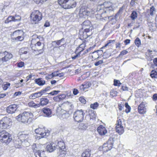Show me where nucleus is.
Listing matches in <instances>:
<instances>
[{
	"instance_id": "nucleus-1",
	"label": "nucleus",
	"mask_w": 157,
	"mask_h": 157,
	"mask_svg": "<svg viewBox=\"0 0 157 157\" xmlns=\"http://www.w3.org/2000/svg\"><path fill=\"white\" fill-rule=\"evenodd\" d=\"M114 10V7L113 4L110 2H105L103 5L98 6L97 9L98 13L96 17L98 18L100 15L99 19H104L105 20L108 18L112 15Z\"/></svg>"
},
{
	"instance_id": "nucleus-2",
	"label": "nucleus",
	"mask_w": 157,
	"mask_h": 157,
	"mask_svg": "<svg viewBox=\"0 0 157 157\" xmlns=\"http://www.w3.org/2000/svg\"><path fill=\"white\" fill-rule=\"evenodd\" d=\"M33 116V114L30 112H24L17 117V119L23 123H30Z\"/></svg>"
},
{
	"instance_id": "nucleus-3",
	"label": "nucleus",
	"mask_w": 157,
	"mask_h": 157,
	"mask_svg": "<svg viewBox=\"0 0 157 157\" xmlns=\"http://www.w3.org/2000/svg\"><path fill=\"white\" fill-rule=\"evenodd\" d=\"M58 2L65 9L73 8L76 6V3L75 0H58Z\"/></svg>"
},
{
	"instance_id": "nucleus-4",
	"label": "nucleus",
	"mask_w": 157,
	"mask_h": 157,
	"mask_svg": "<svg viewBox=\"0 0 157 157\" xmlns=\"http://www.w3.org/2000/svg\"><path fill=\"white\" fill-rule=\"evenodd\" d=\"M33 39L31 41V46L33 50L36 52L34 53L36 55L39 54L38 50L39 47V36L37 35H33L32 36Z\"/></svg>"
},
{
	"instance_id": "nucleus-5",
	"label": "nucleus",
	"mask_w": 157,
	"mask_h": 157,
	"mask_svg": "<svg viewBox=\"0 0 157 157\" xmlns=\"http://www.w3.org/2000/svg\"><path fill=\"white\" fill-rule=\"evenodd\" d=\"M10 134L5 130L0 131V141L5 144H8L12 140Z\"/></svg>"
},
{
	"instance_id": "nucleus-6",
	"label": "nucleus",
	"mask_w": 157,
	"mask_h": 157,
	"mask_svg": "<svg viewBox=\"0 0 157 157\" xmlns=\"http://www.w3.org/2000/svg\"><path fill=\"white\" fill-rule=\"evenodd\" d=\"M85 114L82 109L77 110L74 113L73 118L74 120L77 122L82 121L84 119Z\"/></svg>"
},
{
	"instance_id": "nucleus-7",
	"label": "nucleus",
	"mask_w": 157,
	"mask_h": 157,
	"mask_svg": "<svg viewBox=\"0 0 157 157\" xmlns=\"http://www.w3.org/2000/svg\"><path fill=\"white\" fill-rule=\"evenodd\" d=\"M12 120L7 117H5L0 121V128H6L11 124Z\"/></svg>"
},
{
	"instance_id": "nucleus-8",
	"label": "nucleus",
	"mask_w": 157,
	"mask_h": 157,
	"mask_svg": "<svg viewBox=\"0 0 157 157\" xmlns=\"http://www.w3.org/2000/svg\"><path fill=\"white\" fill-rule=\"evenodd\" d=\"M12 57V55L6 51L4 53H0V61H2L3 62L9 61Z\"/></svg>"
},
{
	"instance_id": "nucleus-9",
	"label": "nucleus",
	"mask_w": 157,
	"mask_h": 157,
	"mask_svg": "<svg viewBox=\"0 0 157 157\" xmlns=\"http://www.w3.org/2000/svg\"><path fill=\"white\" fill-rule=\"evenodd\" d=\"M113 138H109L107 143L103 144L102 148L104 151H107L112 148L113 143Z\"/></svg>"
},
{
	"instance_id": "nucleus-10",
	"label": "nucleus",
	"mask_w": 157,
	"mask_h": 157,
	"mask_svg": "<svg viewBox=\"0 0 157 157\" xmlns=\"http://www.w3.org/2000/svg\"><path fill=\"white\" fill-rule=\"evenodd\" d=\"M116 126V131L119 135L122 134L124 132V128L121 119L118 118Z\"/></svg>"
},
{
	"instance_id": "nucleus-11",
	"label": "nucleus",
	"mask_w": 157,
	"mask_h": 157,
	"mask_svg": "<svg viewBox=\"0 0 157 157\" xmlns=\"http://www.w3.org/2000/svg\"><path fill=\"white\" fill-rule=\"evenodd\" d=\"M39 10H34L32 12L30 16V17L31 19V22L33 24H36L38 23L39 21Z\"/></svg>"
},
{
	"instance_id": "nucleus-12",
	"label": "nucleus",
	"mask_w": 157,
	"mask_h": 157,
	"mask_svg": "<svg viewBox=\"0 0 157 157\" xmlns=\"http://www.w3.org/2000/svg\"><path fill=\"white\" fill-rule=\"evenodd\" d=\"M90 9L86 6H82L80 10L79 15L80 17H85L90 14Z\"/></svg>"
},
{
	"instance_id": "nucleus-13",
	"label": "nucleus",
	"mask_w": 157,
	"mask_h": 157,
	"mask_svg": "<svg viewBox=\"0 0 157 157\" xmlns=\"http://www.w3.org/2000/svg\"><path fill=\"white\" fill-rule=\"evenodd\" d=\"M58 146L59 147L57 149L59 152V155H63L62 156L64 157L66 154V149L65 144L63 141H60L58 143Z\"/></svg>"
},
{
	"instance_id": "nucleus-14",
	"label": "nucleus",
	"mask_w": 157,
	"mask_h": 157,
	"mask_svg": "<svg viewBox=\"0 0 157 157\" xmlns=\"http://www.w3.org/2000/svg\"><path fill=\"white\" fill-rule=\"evenodd\" d=\"M95 117V113L94 112V111L91 110L89 114L86 116V118L88 121L91 123L94 122Z\"/></svg>"
},
{
	"instance_id": "nucleus-15",
	"label": "nucleus",
	"mask_w": 157,
	"mask_h": 157,
	"mask_svg": "<svg viewBox=\"0 0 157 157\" xmlns=\"http://www.w3.org/2000/svg\"><path fill=\"white\" fill-rule=\"evenodd\" d=\"M57 145L56 143L52 142L47 145L46 149L47 151L51 152L53 151L57 148Z\"/></svg>"
},
{
	"instance_id": "nucleus-16",
	"label": "nucleus",
	"mask_w": 157,
	"mask_h": 157,
	"mask_svg": "<svg viewBox=\"0 0 157 157\" xmlns=\"http://www.w3.org/2000/svg\"><path fill=\"white\" fill-rule=\"evenodd\" d=\"M145 102H142L138 106V112L140 114H144L146 112V109L145 108Z\"/></svg>"
},
{
	"instance_id": "nucleus-17",
	"label": "nucleus",
	"mask_w": 157,
	"mask_h": 157,
	"mask_svg": "<svg viewBox=\"0 0 157 157\" xmlns=\"http://www.w3.org/2000/svg\"><path fill=\"white\" fill-rule=\"evenodd\" d=\"M17 105L15 104L9 105L6 108L7 112L9 113H15L17 109Z\"/></svg>"
},
{
	"instance_id": "nucleus-18",
	"label": "nucleus",
	"mask_w": 157,
	"mask_h": 157,
	"mask_svg": "<svg viewBox=\"0 0 157 157\" xmlns=\"http://www.w3.org/2000/svg\"><path fill=\"white\" fill-rule=\"evenodd\" d=\"M42 112L43 113V116L44 117H50L51 116L52 112L49 108H44L42 109Z\"/></svg>"
},
{
	"instance_id": "nucleus-19",
	"label": "nucleus",
	"mask_w": 157,
	"mask_h": 157,
	"mask_svg": "<svg viewBox=\"0 0 157 157\" xmlns=\"http://www.w3.org/2000/svg\"><path fill=\"white\" fill-rule=\"evenodd\" d=\"M97 131L100 135H105L107 132L105 127L100 125L97 128Z\"/></svg>"
},
{
	"instance_id": "nucleus-20",
	"label": "nucleus",
	"mask_w": 157,
	"mask_h": 157,
	"mask_svg": "<svg viewBox=\"0 0 157 157\" xmlns=\"http://www.w3.org/2000/svg\"><path fill=\"white\" fill-rule=\"evenodd\" d=\"M40 131H41L40 133V139L44 137L46 138L49 135V132L48 131L46 132L45 130L43 128L41 129Z\"/></svg>"
},
{
	"instance_id": "nucleus-21",
	"label": "nucleus",
	"mask_w": 157,
	"mask_h": 157,
	"mask_svg": "<svg viewBox=\"0 0 157 157\" xmlns=\"http://www.w3.org/2000/svg\"><path fill=\"white\" fill-rule=\"evenodd\" d=\"M91 151L88 149L85 150L82 153L81 157H90Z\"/></svg>"
},
{
	"instance_id": "nucleus-22",
	"label": "nucleus",
	"mask_w": 157,
	"mask_h": 157,
	"mask_svg": "<svg viewBox=\"0 0 157 157\" xmlns=\"http://www.w3.org/2000/svg\"><path fill=\"white\" fill-rule=\"evenodd\" d=\"M64 44H62V45H63ZM64 48L63 46H59V47H54L53 50L56 53H61L63 52Z\"/></svg>"
},
{
	"instance_id": "nucleus-23",
	"label": "nucleus",
	"mask_w": 157,
	"mask_h": 157,
	"mask_svg": "<svg viewBox=\"0 0 157 157\" xmlns=\"http://www.w3.org/2000/svg\"><path fill=\"white\" fill-rule=\"evenodd\" d=\"M69 114L68 113L65 112V113L59 115V117L61 120H65L67 119L69 117Z\"/></svg>"
},
{
	"instance_id": "nucleus-24",
	"label": "nucleus",
	"mask_w": 157,
	"mask_h": 157,
	"mask_svg": "<svg viewBox=\"0 0 157 157\" xmlns=\"http://www.w3.org/2000/svg\"><path fill=\"white\" fill-rule=\"evenodd\" d=\"M72 105L71 103L68 101L62 104V106H64L65 109L67 110L71 109L72 108Z\"/></svg>"
},
{
	"instance_id": "nucleus-25",
	"label": "nucleus",
	"mask_w": 157,
	"mask_h": 157,
	"mask_svg": "<svg viewBox=\"0 0 157 157\" xmlns=\"http://www.w3.org/2000/svg\"><path fill=\"white\" fill-rule=\"evenodd\" d=\"M14 143L15 147L17 148H19L21 147L22 144V141L21 140L18 139L17 140L14 141Z\"/></svg>"
},
{
	"instance_id": "nucleus-26",
	"label": "nucleus",
	"mask_w": 157,
	"mask_h": 157,
	"mask_svg": "<svg viewBox=\"0 0 157 157\" xmlns=\"http://www.w3.org/2000/svg\"><path fill=\"white\" fill-rule=\"evenodd\" d=\"M49 100L46 98H42L40 99V105L44 106L48 104Z\"/></svg>"
},
{
	"instance_id": "nucleus-27",
	"label": "nucleus",
	"mask_w": 157,
	"mask_h": 157,
	"mask_svg": "<svg viewBox=\"0 0 157 157\" xmlns=\"http://www.w3.org/2000/svg\"><path fill=\"white\" fill-rule=\"evenodd\" d=\"M64 40V38H63L60 40L53 41L52 42V45L54 47H57Z\"/></svg>"
},
{
	"instance_id": "nucleus-28",
	"label": "nucleus",
	"mask_w": 157,
	"mask_h": 157,
	"mask_svg": "<svg viewBox=\"0 0 157 157\" xmlns=\"http://www.w3.org/2000/svg\"><path fill=\"white\" fill-rule=\"evenodd\" d=\"M50 88V87L48 86L45 89L41 90L40 91V96L44 95L46 96H47L46 95L48 94V93H46V92L49 90Z\"/></svg>"
},
{
	"instance_id": "nucleus-29",
	"label": "nucleus",
	"mask_w": 157,
	"mask_h": 157,
	"mask_svg": "<svg viewBox=\"0 0 157 157\" xmlns=\"http://www.w3.org/2000/svg\"><path fill=\"white\" fill-rule=\"evenodd\" d=\"M82 51H80L78 52L74 56H72L71 57V58L72 60H74L77 59H78L79 58H82V55H80L81 52Z\"/></svg>"
},
{
	"instance_id": "nucleus-30",
	"label": "nucleus",
	"mask_w": 157,
	"mask_h": 157,
	"mask_svg": "<svg viewBox=\"0 0 157 157\" xmlns=\"http://www.w3.org/2000/svg\"><path fill=\"white\" fill-rule=\"evenodd\" d=\"M29 106L31 107L37 108L39 107V104H36L33 101H31L28 103Z\"/></svg>"
},
{
	"instance_id": "nucleus-31",
	"label": "nucleus",
	"mask_w": 157,
	"mask_h": 157,
	"mask_svg": "<svg viewBox=\"0 0 157 157\" xmlns=\"http://www.w3.org/2000/svg\"><path fill=\"white\" fill-rule=\"evenodd\" d=\"M137 13L135 11H132L130 15V17L132 20H134L137 17Z\"/></svg>"
},
{
	"instance_id": "nucleus-32",
	"label": "nucleus",
	"mask_w": 157,
	"mask_h": 157,
	"mask_svg": "<svg viewBox=\"0 0 157 157\" xmlns=\"http://www.w3.org/2000/svg\"><path fill=\"white\" fill-rule=\"evenodd\" d=\"M35 133L34 134V136L35 137V138L39 140V130L38 128H36L35 131Z\"/></svg>"
},
{
	"instance_id": "nucleus-33",
	"label": "nucleus",
	"mask_w": 157,
	"mask_h": 157,
	"mask_svg": "<svg viewBox=\"0 0 157 157\" xmlns=\"http://www.w3.org/2000/svg\"><path fill=\"white\" fill-rule=\"evenodd\" d=\"M78 128L80 129L85 130H86L87 127L86 126L84 123H81L79 124V125L78 126Z\"/></svg>"
},
{
	"instance_id": "nucleus-34",
	"label": "nucleus",
	"mask_w": 157,
	"mask_h": 157,
	"mask_svg": "<svg viewBox=\"0 0 157 157\" xmlns=\"http://www.w3.org/2000/svg\"><path fill=\"white\" fill-rule=\"evenodd\" d=\"M150 76L152 78H156L157 77V72L155 70H152L150 74Z\"/></svg>"
},
{
	"instance_id": "nucleus-35",
	"label": "nucleus",
	"mask_w": 157,
	"mask_h": 157,
	"mask_svg": "<svg viewBox=\"0 0 157 157\" xmlns=\"http://www.w3.org/2000/svg\"><path fill=\"white\" fill-rule=\"evenodd\" d=\"M156 12L154 6H151L150 8V14L153 16Z\"/></svg>"
},
{
	"instance_id": "nucleus-36",
	"label": "nucleus",
	"mask_w": 157,
	"mask_h": 157,
	"mask_svg": "<svg viewBox=\"0 0 157 157\" xmlns=\"http://www.w3.org/2000/svg\"><path fill=\"white\" fill-rule=\"evenodd\" d=\"M134 42L136 45L138 47L141 45V40L138 37L136 38Z\"/></svg>"
},
{
	"instance_id": "nucleus-37",
	"label": "nucleus",
	"mask_w": 157,
	"mask_h": 157,
	"mask_svg": "<svg viewBox=\"0 0 157 157\" xmlns=\"http://www.w3.org/2000/svg\"><path fill=\"white\" fill-rule=\"evenodd\" d=\"M115 42V40H110L108 41L107 43L105 44L104 46L101 48L102 49H103L105 47L108 46H110V44L111 43H113Z\"/></svg>"
},
{
	"instance_id": "nucleus-38",
	"label": "nucleus",
	"mask_w": 157,
	"mask_h": 157,
	"mask_svg": "<svg viewBox=\"0 0 157 157\" xmlns=\"http://www.w3.org/2000/svg\"><path fill=\"white\" fill-rule=\"evenodd\" d=\"M39 95V93L36 92L30 96V98L32 99H35L36 98L38 97Z\"/></svg>"
},
{
	"instance_id": "nucleus-39",
	"label": "nucleus",
	"mask_w": 157,
	"mask_h": 157,
	"mask_svg": "<svg viewBox=\"0 0 157 157\" xmlns=\"http://www.w3.org/2000/svg\"><path fill=\"white\" fill-rule=\"evenodd\" d=\"M13 16H10L5 20V23L7 24L11 21H13Z\"/></svg>"
},
{
	"instance_id": "nucleus-40",
	"label": "nucleus",
	"mask_w": 157,
	"mask_h": 157,
	"mask_svg": "<svg viewBox=\"0 0 157 157\" xmlns=\"http://www.w3.org/2000/svg\"><path fill=\"white\" fill-rule=\"evenodd\" d=\"M125 107L126 109L125 110V111L126 113H128L130 112L131 110V107L128 105V103H125Z\"/></svg>"
},
{
	"instance_id": "nucleus-41",
	"label": "nucleus",
	"mask_w": 157,
	"mask_h": 157,
	"mask_svg": "<svg viewBox=\"0 0 157 157\" xmlns=\"http://www.w3.org/2000/svg\"><path fill=\"white\" fill-rule=\"evenodd\" d=\"M27 49L26 48H21L20 50V55H22V54H26L27 53V52L26 50Z\"/></svg>"
},
{
	"instance_id": "nucleus-42",
	"label": "nucleus",
	"mask_w": 157,
	"mask_h": 157,
	"mask_svg": "<svg viewBox=\"0 0 157 157\" xmlns=\"http://www.w3.org/2000/svg\"><path fill=\"white\" fill-rule=\"evenodd\" d=\"M98 106V104L97 102H96L93 104H91L90 105V108L93 109H96Z\"/></svg>"
},
{
	"instance_id": "nucleus-43",
	"label": "nucleus",
	"mask_w": 157,
	"mask_h": 157,
	"mask_svg": "<svg viewBox=\"0 0 157 157\" xmlns=\"http://www.w3.org/2000/svg\"><path fill=\"white\" fill-rule=\"evenodd\" d=\"M21 17L19 15H16L15 17H13V20L14 21H18L20 20Z\"/></svg>"
},
{
	"instance_id": "nucleus-44",
	"label": "nucleus",
	"mask_w": 157,
	"mask_h": 157,
	"mask_svg": "<svg viewBox=\"0 0 157 157\" xmlns=\"http://www.w3.org/2000/svg\"><path fill=\"white\" fill-rule=\"evenodd\" d=\"M117 93V92L114 90H112L110 92V95L113 97L116 96Z\"/></svg>"
},
{
	"instance_id": "nucleus-45",
	"label": "nucleus",
	"mask_w": 157,
	"mask_h": 157,
	"mask_svg": "<svg viewBox=\"0 0 157 157\" xmlns=\"http://www.w3.org/2000/svg\"><path fill=\"white\" fill-rule=\"evenodd\" d=\"M58 96L59 97L60 101L63 100L66 97V95L64 94H62Z\"/></svg>"
},
{
	"instance_id": "nucleus-46",
	"label": "nucleus",
	"mask_w": 157,
	"mask_h": 157,
	"mask_svg": "<svg viewBox=\"0 0 157 157\" xmlns=\"http://www.w3.org/2000/svg\"><path fill=\"white\" fill-rule=\"evenodd\" d=\"M121 83L120 82V81L118 80L114 79V85L115 86H120Z\"/></svg>"
},
{
	"instance_id": "nucleus-47",
	"label": "nucleus",
	"mask_w": 157,
	"mask_h": 157,
	"mask_svg": "<svg viewBox=\"0 0 157 157\" xmlns=\"http://www.w3.org/2000/svg\"><path fill=\"white\" fill-rule=\"evenodd\" d=\"M20 137L22 140H25L28 138V135L22 134L21 135Z\"/></svg>"
},
{
	"instance_id": "nucleus-48",
	"label": "nucleus",
	"mask_w": 157,
	"mask_h": 157,
	"mask_svg": "<svg viewBox=\"0 0 157 157\" xmlns=\"http://www.w3.org/2000/svg\"><path fill=\"white\" fill-rule=\"evenodd\" d=\"M128 51L126 50H124L122 51L120 54L119 55V57H121V56H123L125 55H126V54L128 53Z\"/></svg>"
},
{
	"instance_id": "nucleus-49",
	"label": "nucleus",
	"mask_w": 157,
	"mask_h": 157,
	"mask_svg": "<svg viewBox=\"0 0 157 157\" xmlns=\"http://www.w3.org/2000/svg\"><path fill=\"white\" fill-rule=\"evenodd\" d=\"M10 84L9 83H7L6 84L3 85V89L4 90H6L8 87L10 86Z\"/></svg>"
},
{
	"instance_id": "nucleus-50",
	"label": "nucleus",
	"mask_w": 157,
	"mask_h": 157,
	"mask_svg": "<svg viewBox=\"0 0 157 157\" xmlns=\"http://www.w3.org/2000/svg\"><path fill=\"white\" fill-rule=\"evenodd\" d=\"M85 89L90 87L91 86V83L89 82H87L84 84Z\"/></svg>"
},
{
	"instance_id": "nucleus-51",
	"label": "nucleus",
	"mask_w": 157,
	"mask_h": 157,
	"mask_svg": "<svg viewBox=\"0 0 157 157\" xmlns=\"http://www.w3.org/2000/svg\"><path fill=\"white\" fill-rule=\"evenodd\" d=\"M60 92L59 91V90H54L52 92H50L49 93H48V94H51L52 95H56L58 94L59 92Z\"/></svg>"
},
{
	"instance_id": "nucleus-52",
	"label": "nucleus",
	"mask_w": 157,
	"mask_h": 157,
	"mask_svg": "<svg viewBox=\"0 0 157 157\" xmlns=\"http://www.w3.org/2000/svg\"><path fill=\"white\" fill-rule=\"evenodd\" d=\"M23 39L24 37L22 36H18L15 38L16 40L20 41L23 40Z\"/></svg>"
},
{
	"instance_id": "nucleus-53",
	"label": "nucleus",
	"mask_w": 157,
	"mask_h": 157,
	"mask_svg": "<svg viewBox=\"0 0 157 157\" xmlns=\"http://www.w3.org/2000/svg\"><path fill=\"white\" fill-rule=\"evenodd\" d=\"M33 151L34 152L35 155L36 157H38V156H39V150L37 151L36 149H34Z\"/></svg>"
},
{
	"instance_id": "nucleus-54",
	"label": "nucleus",
	"mask_w": 157,
	"mask_h": 157,
	"mask_svg": "<svg viewBox=\"0 0 157 157\" xmlns=\"http://www.w3.org/2000/svg\"><path fill=\"white\" fill-rule=\"evenodd\" d=\"M79 100L82 103L85 104L86 102V100L82 97H80L79 98Z\"/></svg>"
},
{
	"instance_id": "nucleus-55",
	"label": "nucleus",
	"mask_w": 157,
	"mask_h": 157,
	"mask_svg": "<svg viewBox=\"0 0 157 157\" xmlns=\"http://www.w3.org/2000/svg\"><path fill=\"white\" fill-rule=\"evenodd\" d=\"M103 60H100L98 62H95L94 63V65L96 66H97L103 63Z\"/></svg>"
},
{
	"instance_id": "nucleus-56",
	"label": "nucleus",
	"mask_w": 157,
	"mask_h": 157,
	"mask_svg": "<svg viewBox=\"0 0 157 157\" xmlns=\"http://www.w3.org/2000/svg\"><path fill=\"white\" fill-rule=\"evenodd\" d=\"M24 65V63L22 62H21L18 63L17 64V66L19 67H22Z\"/></svg>"
},
{
	"instance_id": "nucleus-57",
	"label": "nucleus",
	"mask_w": 157,
	"mask_h": 157,
	"mask_svg": "<svg viewBox=\"0 0 157 157\" xmlns=\"http://www.w3.org/2000/svg\"><path fill=\"white\" fill-rule=\"evenodd\" d=\"M152 99L154 101H157V94H155L153 95Z\"/></svg>"
},
{
	"instance_id": "nucleus-58",
	"label": "nucleus",
	"mask_w": 157,
	"mask_h": 157,
	"mask_svg": "<svg viewBox=\"0 0 157 157\" xmlns=\"http://www.w3.org/2000/svg\"><path fill=\"white\" fill-rule=\"evenodd\" d=\"M121 89L123 91H128V88L126 86H122L121 88Z\"/></svg>"
},
{
	"instance_id": "nucleus-59",
	"label": "nucleus",
	"mask_w": 157,
	"mask_h": 157,
	"mask_svg": "<svg viewBox=\"0 0 157 157\" xmlns=\"http://www.w3.org/2000/svg\"><path fill=\"white\" fill-rule=\"evenodd\" d=\"M153 63L154 65L157 67V58H155L153 59Z\"/></svg>"
},
{
	"instance_id": "nucleus-60",
	"label": "nucleus",
	"mask_w": 157,
	"mask_h": 157,
	"mask_svg": "<svg viewBox=\"0 0 157 157\" xmlns=\"http://www.w3.org/2000/svg\"><path fill=\"white\" fill-rule=\"evenodd\" d=\"M53 100L57 102H59L60 101V100L59 98V97H58V96H57L55 97H54L53 98Z\"/></svg>"
},
{
	"instance_id": "nucleus-61",
	"label": "nucleus",
	"mask_w": 157,
	"mask_h": 157,
	"mask_svg": "<svg viewBox=\"0 0 157 157\" xmlns=\"http://www.w3.org/2000/svg\"><path fill=\"white\" fill-rule=\"evenodd\" d=\"M91 49V48L90 47V48H88L87 49H86L85 51L84 52V53H83L82 55V56H83V55L84 54H85L87 53V52H88L89 51H90Z\"/></svg>"
},
{
	"instance_id": "nucleus-62",
	"label": "nucleus",
	"mask_w": 157,
	"mask_h": 157,
	"mask_svg": "<svg viewBox=\"0 0 157 157\" xmlns=\"http://www.w3.org/2000/svg\"><path fill=\"white\" fill-rule=\"evenodd\" d=\"M89 27L88 26V28H86L84 29V32H83V34H86V33H88L90 31Z\"/></svg>"
},
{
	"instance_id": "nucleus-63",
	"label": "nucleus",
	"mask_w": 157,
	"mask_h": 157,
	"mask_svg": "<svg viewBox=\"0 0 157 157\" xmlns=\"http://www.w3.org/2000/svg\"><path fill=\"white\" fill-rule=\"evenodd\" d=\"M80 89L82 91H84L85 89L84 84H82L79 87Z\"/></svg>"
},
{
	"instance_id": "nucleus-64",
	"label": "nucleus",
	"mask_w": 157,
	"mask_h": 157,
	"mask_svg": "<svg viewBox=\"0 0 157 157\" xmlns=\"http://www.w3.org/2000/svg\"><path fill=\"white\" fill-rule=\"evenodd\" d=\"M78 90L77 89H74L73 91V93L75 95H77L78 94Z\"/></svg>"
}]
</instances>
